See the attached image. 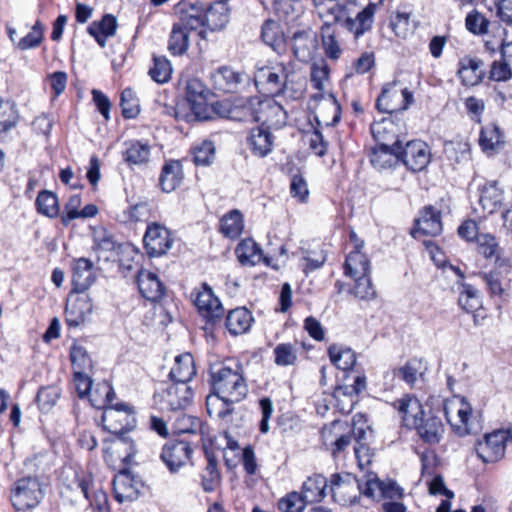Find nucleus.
Returning a JSON list of instances; mask_svg holds the SVG:
<instances>
[{
	"instance_id": "nucleus-1",
	"label": "nucleus",
	"mask_w": 512,
	"mask_h": 512,
	"mask_svg": "<svg viewBox=\"0 0 512 512\" xmlns=\"http://www.w3.org/2000/svg\"><path fill=\"white\" fill-rule=\"evenodd\" d=\"M315 11L324 22L323 26H331L340 23L348 31L359 38L372 28L376 4L370 3L362 10L356 0H346L340 3L338 0H312Z\"/></svg>"
},
{
	"instance_id": "nucleus-2",
	"label": "nucleus",
	"mask_w": 512,
	"mask_h": 512,
	"mask_svg": "<svg viewBox=\"0 0 512 512\" xmlns=\"http://www.w3.org/2000/svg\"><path fill=\"white\" fill-rule=\"evenodd\" d=\"M210 376L213 392L218 395L231 402H240L246 397L248 386L239 365H236V369L223 365H212Z\"/></svg>"
},
{
	"instance_id": "nucleus-3",
	"label": "nucleus",
	"mask_w": 512,
	"mask_h": 512,
	"mask_svg": "<svg viewBox=\"0 0 512 512\" xmlns=\"http://www.w3.org/2000/svg\"><path fill=\"white\" fill-rule=\"evenodd\" d=\"M294 72L283 62L268 61L257 65L254 81L257 88L271 96L284 94L292 81Z\"/></svg>"
},
{
	"instance_id": "nucleus-4",
	"label": "nucleus",
	"mask_w": 512,
	"mask_h": 512,
	"mask_svg": "<svg viewBox=\"0 0 512 512\" xmlns=\"http://www.w3.org/2000/svg\"><path fill=\"white\" fill-rule=\"evenodd\" d=\"M393 126L394 124L391 121L371 125V133L375 140L379 142V145L373 150L370 162L378 169L391 167L398 160L400 142L396 140L390 144L386 142L387 137L384 135L386 131L392 130Z\"/></svg>"
},
{
	"instance_id": "nucleus-5",
	"label": "nucleus",
	"mask_w": 512,
	"mask_h": 512,
	"mask_svg": "<svg viewBox=\"0 0 512 512\" xmlns=\"http://www.w3.org/2000/svg\"><path fill=\"white\" fill-rule=\"evenodd\" d=\"M155 404L162 411L184 410L192 404L193 391L186 383L173 382L154 394Z\"/></svg>"
},
{
	"instance_id": "nucleus-6",
	"label": "nucleus",
	"mask_w": 512,
	"mask_h": 512,
	"mask_svg": "<svg viewBox=\"0 0 512 512\" xmlns=\"http://www.w3.org/2000/svg\"><path fill=\"white\" fill-rule=\"evenodd\" d=\"M43 498V491L36 477H23L16 481L11 490V502L15 509L25 511L37 506Z\"/></svg>"
},
{
	"instance_id": "nucleus-7",
	"label": "nucleus",
	"mask_w": 512,
	"mask_h": 512,
	"mask_svg": "<svg viewBox=\"0 0 512 512\" xmlns=\"http://www.w3.org/2000/svg\"><path fill=\"white\" fill-rule=\"evenodd\" d=\"M413 100V94L407 88L398 90L396 82L387 83L376 100V108L380 112L391 114L408 109Z\"/></svg>"
},
{
	"instance_id": "nucleus-8",
	"label": "nucleus",
	"mask_w": 512,
	"mask_h": 512,
	"mask_svg": "<svg viewBox=\"0 0 512 512\" xmlns=\"http://www.w3.org/2000/svg\"><path fill=\"white\" fill-rule=\"evenodd\" d=\"M507 442H512V428L487 434L476 446L477 455L485 463L495 462L504 456Z\"/></svg>"
},
{
	"instance_id": "nucleus-9",
	"label": "nucleus",
	"mask_w": 512,
	"mask_h": 512,
	"mask_svg": "<svg viewBox=\"0 0 512 512\" xmlns=\"http://www.w3.org/2000/svg\"><path fill=\"white\" fill-rule=\"evenodd\" d=\"M257 97L237 98L233 102H217L214 110L221 116L234 121L255 122Z\"/></svg>"
},
{
	"instance_id": "nucleus-10",
	"label": "nucleus",
	"mask_w": 512,
	"mask_h": 512,
	"mask_svg": "<svg viewBox=\"0 0 512 512\" xmlns=\"http://www.w3.org/2000/svg\"><path fill=\"white\" fill-rule=\"evenodd\" d=\"M333 499L341 505H352L359 498V481L351 473H336L330 478Z\"/></svg>"
},
{
	"instance_id": "nucleus-11",
	"label": "nucleus",
	"mask_w": 512,
	"mask_h": 512,
	"mask_svg": "<svg viewBox=\"0 0 512 512\" xmlns=\"http://www.w3.org/2000/svg\"><path fill=\"white\" fill-rule=\"evenodd\" d=\"M255 108V122H261L263 127L280 128L285 125L287 113L274 99L257 97Z\"/></svg>"
},
{
	"instance_id": "nucleus-12",
	"label": "nucleus",
	"mask_w": 512,
	"mask_h": 512,
	"mask_svg": "<svg viewBox=\"0 0 512 512\" xmlns=\"http://www.w3.org/2000/svg\"><path fill=\"white\" fill-rule=\"evenodd\" d=\"M193 450L189 442L184 440L169 441L161 452V460L170 472L175 473L191 459Z\"/></svg>"
},
{
	"instance_id": "nucleus-13",
	"label": "nucleus",
	"mask_w": 512,
	"mask_h": 512,
	"mask_svg": "<svg viewBox=\"0 0 512 512\" xmlns=\"http://www.w3.org/2000/svg\"><path fill=\"white\" fill-rule=\"evenodd\" d=\"M143 242L148 255L156 257L164 255L171 248L173 240L166 227L151 223L147 226Z\"/></svg>"
},
{
	"instance_id": "nucleus-14",
	"label": "nucleus",
	"mask_w": 512,
	"mask_h": 512,
	"mask_svg": "<svg viewBox=\"0 0 512 512\" xmlns=\"http://www.w3.org/2000/svg\"><path fill=\"white\" fill-rule=\"evenodd\" d=\"M399 159L413 172L422 171L430 162V151L427 144L420 140L409 141L403 149L400 146Z\"/></svg>"
},
{
	"instance_id": "nucleus-15",
	"label": "nucleus",
	"mask_w": 512,
	"mask_h": 512,
	"mask_svg": "<svg viewBox=\"0 0 512 512\" xmlns=\"http://www.w3.org/2000/svg\"><path fill=\"white\" fill-rule=\"evenodd\" d=\"M194 303L200 315L208 323L214 324L224 315V308L220 300L214 295L212 288L207 284H203L202 290L197 293Z\"/></svg>"
},
{
	"instance_id": "nucleus-16",
	"label": "nucleus",
	"mask_w": 512,
	"mask_h": 512,
	"mask_svg": "<svg viewBox=\"0 0 512 512\" xmlns=\"http://www.w3.org/2000/svg\"><path fill=\"white\" fill-rule=\"evenodd\" d=\"M143 483L127 470L119 472L113 479L115 499L119 503L131 502L139 497Z\"/></svg>"
},
{
	"instance_id": "nucleus-17",
	"label": "nucleus",
	"mask_w": 512,
	"mask_h": 512,
	"mask_svg": "<svg viewBox=\"0 0 512 512\" xmlns=\"http://www.w3.org/2000/svg\"><path fill=\"white\" fill-rule=\"evenodd\" d=\"M244 74L229 66H221L210 73L214 90L220 93H235L243 82Z\"/></svg>"
},
{
	"instance_id": "nucleus-18",
	"label": "nucleus",
	"mask_w": 512,
	"mask_h": 512,
	"mask_svg": "<svg viewBox=\"0 0 512 512\" xmlns=\"http://www.w3.org/2000/svg\"><path fill=\"white\" fill-rule=\"evenodd\" d=\"M102 419L107 423V428L112 433L123 432L134 422L132 409L123 403L110 405L104 409Z\"/></svg>"
},
{
	"instance_id": "nucleus-19",
	"label": "nucleus",
	"mask_w": 512,
	"mask_h": 512,
	"mask_svg": "<svg viewBox=\"0 0 512 512\" xmlns=\"http://www.w3.org/2000/svg\"><path fill=\"white\" fill-rule=\"evenodd\" d=\"M92 484V478L84 471H73V477L69 479L66 485V499L71 505L84 506L89 500V490Z\"/></svg>"
},
{
	"instance_id": "nucleus-20",
	"label": "nucleus",
	"mask_w": 512,
	"mask_h": 512,
	"mask_svg": "<svg viewBox=\"0 0 512 512\" xmlns=\"http://www.w3.org/2000/svg\"><path fill=\"white\" fill-rule=\"evenodd\" d=\"M292 42L294 56L302 62L310 61L318 48L317 34L311 29L295 32Z\"/></svg>"
},
{
	"instance_id": "nucleus-21",
	"label": "nucleus",
	"mask_w": 512,
	"mask_h": 512,
	"mask_svg": "<svg viewBox=\"0 0 512 512\" xmlns=\"http://www.w3.org/2000/svg\"><path fill=\"white\" fill-rule=\"evenodd\" d=\"M415 229L412 235L437 236L442 232L441 212L429 205L424 207L419 218L415 221Z\"/></svg>"
},
{
	"instance_id": "nucleus-22",
	"label": "nucleus",
	"mask_w": 512,
	"mask_h": 512,
	"mask_svg": "<svg viewBox=\"0 0 512 512\" xmlns=\"http://www.w3.org/2000/svg\"><path fill=\"white\" fill-rule=\"evenodd\" d=\"M413 428L417 430L420 438L430 445L439 443L445 431L442 420L430 412L425 413Z\"/></svg>"
},
{
	"instance_id": "nucleus-23",
	"label": "nucleus",
	"mask_w": 512,
	"mask_h": 512,
	"mask_svg": "<svg viewBox=\"0 0 512 512\" xmlns=\"http://www.w3.org/2000/svg\"><path fill=\"white\" fill-rule=\"evenodd\" d=\"M392 405L408 427H414L425 414L420 401L412 395H405L394 401Z\"/></svg>"
},
{
	"instance_id": "nucleus-24",
	"label": "nucleus",
	"mask_w": 512,
	"mask_h": 512,
	"mask_svg": "<svg viewBox=\"0 0 512 512\" xmlns=\"http://www.w3.org/2000/svg\"><path fill=\"white\" fill-rule=\"evenodd\" d=\"M426 371V363L422 359L413 358L403 366L393 369V375L404 381L410 388H415L418 383L424 381Z\"/></svg>"
},
{
	"instance_id": "nucleus-25",
	"label": "nucleus",
	"mask_w": 512,
	"mask_h": 512,
	"mask_svg": "<svg viewBox=\"0 0 512 512\" xmlns=\"http://www.w3.org/2000/svg\"><path fill=\"white\" fill-rule=\"evenodd\" d=\"M457 74L465 86L479 84L484 76L483 62L478 58L464 57L458 63Z\"/></svg>"
},
{
	"instance_id": "nucleus-26",
	"label": "nucleus",
	"mask_w": 512,
	"mask_h": 512,
	"mask_svg": "<svg viewBox=\"0 0 512 512\" xmlns=\"http://www.w3.org/2000/svg\"><path fill=\"white\" fill-rule=\"evenodd\" d=\"M247 144L253 155L265 157L273 149V136L268 127L253 128L247 138Z\"/></svg>"
},
{
	"instance_id": "nucleus-27",
	"label": "nucleus",
	"mask_w": 512,
	"mask_h": 512,
	"mask_svg": "<svg viewBox=\"0 0 512 512\" xmlns=\"http://www.w3.org/2000/svg\"><path fill=\"white\" fill-rule=\"evenodd\" d=\"M253 321L252 313L247 308L238 307L228 312L225 327L231 335L238 336L248 332Z\"/></svg>"
},
{
	"instance_id": "nucleus-28",
	"label": "nucleus",
	"mask_w": 512,
	"mask_h": 512,
	"mask_svg": "<svg viewBox=\"0 0 512 512\" xmlns=\"http://www.w3.org/2000/svg\"><path fill=\"white\" fill-rule=\"evenodd\" d=\"M363 246L364 241L356 243V250L351 251L346 257L344 274L350 278L370 274V261L361 251Z\"/></svg>"
},
{
	"instance_id": "nucleus-29",
	"label": "nucleus",
	"mask_w": 512,
	"mask_h": 512,
	"mask_svg": "<svg viewBox=\"0 0 512 512\" xmlns=\"http://www.w3.org/2000/svg\"><path fill=\"white\" fill-rule=\"evenodd\" d=\"M509 267L503 270L496 268L490 272L480 274L481 279L486 284L487 289L492 297H504L510 286L508 278Z\"/></svg>"
},
{
	"instance_id": "nucleus-30",
	"label": "nucleus",
	"mask_w": 512,
	"mask_h": 512,
	"mask_svg": "<svg viewBox=\"0 0 512 512\" xmlns=\"http://www.w3.org/2000/svg\"><path fill=\"white\" fill-rule=\"evenodd\" d=\"M137 284L140 293L150 301L159 300L164 294V286L157 275L148 270H140L137 275Z\"/></svg>"
},
{
	"instance_id": "nucleus-31",
	"label": "nucleus",
	"mask_w": 512,
	"mask_h": 512,
	"mask_svg": "<svg viewBox=\"0 0 512 512\" xmlns=\"http://www.w3.org/2000/svg\"><path fill=\"white\" fill-rule=\"evenodd\" d=\"M93 264L86 258H80L75 261L72 267V287L73 292L80 293L85 291L93 283Z\"/></svg>"
},
{
	"instance_id": "nucleus-32",
	"label": "nucleus",
	"mask_w": 512,
	"mask_h": 512,
	"mask_svg": "<svg viewBox=\"0 0 512 512\" xmlns=\"http://www.w3.org/2000/svg\"><path fill=\"white\" fill-rule=\"evenodd\" d=\"M323 436L328 439L335 437L333 455L344 451L351 442V427L346 421L334 420L329 427L323 430Z\"/></svg>"
},
{
	"instance_id": "nucleus-33",
	"label": "nucleus",
	"mask_w": 512,
	"mask_h": 512,
	"mask_svg": "<svg viewBox=\"0 0 512 512\" xmlns=\"http://www.w3.org/2000/svg\"><path fill=\"white\" fill-rule=\"evenodd\" d=\"M327 486V479L320 474H315L304 481L300 495L307 505L320 502L326 495L325 491Z\"/></svg>"
},
{
	"instance_id": "nucleus-34",
	"label": "nucleus",
	"mask_w": 512,
	"mask_h": 512,
	"mask_svg": "<svg viewBox=\"0 0 512 512\" xmlns=\"http://www.w3.org/2000/svg\"><path fill=\"white\" fill-rule=\"evenodd\" d=\"M196 374L194 360L191 354L184 353L175 358L169 377L173 382L188 383Z\"/></svg>"
},
{
	"instance_id": "nucleus-35",
	"label": "nucleus",
	"mask_w": 512,
	"mask_h": 512,
	"mask_svg": "<svg viewBox=\"0 0 512 512\" xmlns=\"http://www.w3.org/2000/svg\"><path fill=\"white\" fill-rule=\"evenodd\" d=\"M206 26L211 31L223 29L229 22V7L226 1L211 4L205 12Z\"/></svg>"
},
{
	"instance_id": "nucleus-36",
	"label": "nucleus",
	"mask_w": 512,
	"mask_h": 512,
	"mask_svg": "<svg viewBox=\"0 0 512 512\" xmlns=\"http://www.w3.org/2000/svg\"><path fill=\"white\" fill-rule=\"evenodd\" d=\"M236 255L242 265L254 266L264 260L268 264V259L263 257L259 245L251 238L242 240L236 247Z\"/></svg>"
},
{
	"instance_id": "nucleus-37",
	"label": "nucleus",
	"mask_w": 512,
	"mask_h": 512,
	"mask_svg": "<svg viewBox=\"0 0 512 512\" xmlns=\"http://www.w3.org/2000/svg\"><path fill=\"white\" fill-rule=\"evenodd\" d=\"M503 200V190L498 186L497 181L486 182L480 188L479 202L484 211L493 213Z\"/></svg>"
},
{
	"instance_id": "nucleus-38",
	"label": "nucleus",
	"mask_w": 512,
	"mask_h": 512,
	"mask_svg": "<svg viewBox=\"0 0 512 512\" xmlns=\"http://www.w3.org/2000/svg\"><path fill=\"white\" fill-rule=\"evenodd\" d=\"M183 170L180 161L171 160L167 162L160 175V186L164 192L174 191L182 182Z\"/></svg>"
},
{
	"instance_id": "nucleus-39",
	"label": "nucleus",
	"mask_w": 512,
	"mask_h": 512,
	"mask_svg": "<svg viewBox=\"0 0 512 512\" xmlns=\"http://www.w3.org/2000/svg\"><path fill=\"white\" fill-rule=\"evenodd\" d=\"M116 28V18L108 14L105 15L100 22H93L88 27V32L95 38L101 47H104L106 45L107 38L115 34Z\"/></svg>"
},
{
	"instance_id": "nucleus-40",
	"label": "nucleus",
	"mask_w": 512,
	"mask_h": 512,
	"mask_svg": "<svg viewBox=\"0 0 512 512\" xmlns=\"http://www.w3.org/2000/svg\"><path fill=\"white\" fill-rule=\"evenodd\" d=\"M91 312L92 304L88 296L78 295L71 305L69 310V317L66 318V323L71 327H76L84 323Z\"/></svg>"
},
{
	"instance_id": "nucleus-41",
	"label": "nucleus",
	"mask_w": 512,
	"mask_h": 512,
	"mask_svg": "<svg viewBox=\"0 0 512 512\" xmlns=\"http://www.w3.org/2000/svg\"><path fill=\"white\" fill-rule=\"evenodd\" d=\"M91 405L97 409H106L112 405L115 398L113 387L107 381L98 383L94 388L91 387L88 393Z\"/></svg>"
},
{
	"instance_id": "nucleus-42",
	"label": "nucleus",
	"mask_w": 512,
	"mask_h": 512,
	"mask_svg": "<svg viewBox=\"0 0 512 512\" xmlns=\"http://www.w3.org/2000/svg\"><path fill=\"white\" fill-rule=\"evenodd\" d=\"M503 144V135L497 125L490 123L481 129L479 145L484 152H495Z\"/></svg>"
},
{
	"instance_id": "nucleus-43",
	"label": "nucleus",
	"mask_w": 512,
	"mask_h": 512,
	"mask_svg": "<svg viewBox=\"0 0 512 512\" xmlns=\"http://www.w3.org/2000/svg\"><path fill=\"white\" fill-rule=\"evenodd\" d=\"M244 229L243 216L239 210L226 213L220 220V232L228 238L239 237Z\"/></svg>"
},
{
	"instance_id": "nucleus-44",
	"label": "nucleus",
	"mask_w": 512,
	"mask_h": 512,
	"mask_svg": "<svg viewBox=\"0 0 512 512\" xmlns=\"http://www.w3.org/2000/svg\"><path fill=\"white\" fill-rule=\"evenodd\" d=\"M263 42L270 46L274 51L280 53L284 49V37L279 24L273 20L264 22L261 30Z\"/></svg>"
},
{
	"instance_id": "nucleus-45",
	"label": "nucleus",
	"mask_w": 512,
	"mask_h": 512,
	"mask_svg": "<svg viewBox=\"0 0 512 512\" xmlns=\"http://www.w3.org/2000/svg\"><path fill=\"white\" fill-rule=\"evenodd\" d=\"M458 304L466 312H474L481 307L479 291L467 283L458 284Z\"/></svg>"
},
{
	"instance_id": "nucleus-46",
	"label": "nucleus",
	"mask_w": 512,
	"mask_h": 512,
	"mask_svg": "<svg viewBox=\"0 0 512 512\" xmlns=\"http://www.w3.org/2000/svg\"><path fill=\"white\" fill-rule=\"evenodd\" d=\"M235 403L236 402H231L229 399H226L215 392H212L206 397V408L208 414L219 419H224L230 415L234 410L233 405Z\"/></svg>"
},
{
	"instance_id": "nucleus-47",
	"label": "nucleus",
	"mask_w": 512,
	"mask_h": 512,
	"mask_svg": "<svg viewBox=\"0 0 512 512\" xmlns=\"http://www.w3.org/2000/svg\"><path fill=\"white\" fill-rule=\"evenodd\" d=\"M331 362L341 370H350L356 364V355L350 348L331 345L328 349Z\"/></svg>"
},
{
	"instance_id": "nucleus-48",
	"label": "nucleus",
	"mask_w": 512,
	"mask_h": 512,
	"mask_svg": "<svg viewBox=\"0 0 512 512\" xmlns=\"http://www.w3.org/2000/svg\"><path fill=\"white\" fill-rule=\"evenodd\" d=\"M201 486L207 492H213L219 486L221 477L217 468L216 457L212 454L207 455V465L201 472Z\"/></svg>"
},
{
	"instance_id": "nucleus-49",
	"label": "nucleus",
	"mask_w": 512,
	"mask_h": 512,
	"mask_svg": "<svg viewBox=\"0 0 512 512\" xmlns=\"http://www.w3.org/2000/svg\"><path fill=\"white\" fill-rule=\"evenodd\" d=\"M150 157V146L140 141L128 143L124 152V159L132 165H142L148 162Z\"/></svg>"
},
{
	"instance_id": "nucleus-50",
	"label": "nucleus",
	"mask_w": 512,
	"mask_h": 512,
	"mask_svg": "<svg viewBox=\"0 0 512 512\" xmlns=\"http://www.w3.org/2000/svg\"><path fill=\"white\" fill-rule=\"evenodd\" d=\"M81 204V199L78 195L70 197L68 204H66V221L77 218L87 219L95 217L98 213V208L94 204H88L81 210L78 207Z\"/></svg>"
},
{
	"instance_id": "nucleus-51",
	"label": "nucleus",
	"mask_w": 512,
	"mask_h": 512,
	"mask_svg": "<svg viewBox=\"0 0 512 512\" xmlns=\"http://www.w3.org/2000/svg\"><path fill=\"white\" fill-rule=\"evenodd\" d=\"M188 33L198 30L206 26L205 16L202 15V10L196 6H191L188 10H182L179 22H177Z\"/></svg>"
},
{
	"instance_id": "nucleus-52",
	"label": "nucleus",
	"mask_w": 512,
	"mask_h": 512,
	"mask_svg": "<svg viewBox=\"0 0 512 512\" xmlns=\"http://www.w3.org/2000/svg\"><path fill=\"white\" fill-rule=\"evenodd\" d=\"M189 47V33L179 24L172 27L168 49L173 55H182Z\"/></svg>"
},
{
	"instance_id": "nucleus-53",
	"label": "nucleus",
	"mask_w": 512,
	"mask_h": 512,
	"mask_svg": "<svg viewBox=\"0 0 512 512\" xmlns=\"http://www.w3.org/2000/svg\"><path fill=\"white\" fill-rule=\"evenodd\" d=\"M72 372L90 373L92 360L84 347L73 345L70 350Z\"/></svg>"
},
{
	"instance_id": "nucleus-54",
	"label": "nucleus",
	"mask_w": 512,
	"mask_h": 512,
	"mask_svg": "<svg viewBox=\"0 0 512 512\" xmlns=\"http://www.w3.org/2000/svg\"><path fill=\"white\" fill-rule=\"evenodd\" d=\"M35 205L37 211L47 217H54L59 212L57 197L49 191H42L38 194Z\"/></svg>"
},
{
	"instance_id": "nucleus-55",
	"label": "nucleus",
	"mask_w": 512,
	"mask_h": 512,
	"mask_svg": "<svg viewBox=\"0 0 512 512\" xmlns=\"http://www.w3.org/2000/svg\"><path fill=\"white\" fill-rule=\"evenodd\" d=\"M366 388V378L364 376H357L354 379V384L351 387H339L336 389L335 394L338 397L339 395H344L348 399L347 407L342 408L344 413H350L353 410L355 401L352 395L357 396L361 391Z\"/></svg>"
},
{
	"instance_id": "nucleus-56",
	"label": "nucleus",
	"mask_w": 512,
	"mask_h": 512,
	"mask_svg": "<svg viewBox=\"0 0 512 512\" xmlns=\"http://www.w3.org/2000/svg\"><path fill=\"white\" fill-rule=\"evenodd\" d=\"M18 120L15 104L9 100L0 99V133L14 127Z\"/></svg>"
},
{
	"instance_id": "nucleus-57",
	"label": "nucleus",
	"mask_w": 512,
	"mask_h": 512,
	"mask_svg": "<svg viewBox=\"0 0 512 512\" xmlns=\"http://www.w3.org/2000/svg\"><path fill=\"white\" fill-rule=\"evenodd\" d=\"M120 105L124 118H135L140 112L139 100L131 88H126L122 91Z\"/></svg>"
},
{
	"instance_id": "nucleus-58",
	"label": "nucleus",
	"mask_w": 512,
	"mask_h": 512,
	"mask_svg": "<svg viewBox=\"0 0 512 512\" xmlns=\"http://www.w3.org/2000/svg\"><path fill=\"white\" fill-rule=\"evenodd\" d=\"M322 44L325 55L331 60H337L342 54V49L328 26L321 27Z\"/></svg>"
},
{
	"instance_id": "nucleus-59",
	"label": "nucleus",
	"mask_w": 512,
	"mask_h": 512,
	"mask_svg": "<svg viewBox=\"0 0 512 512\" xmlns=\"http://www.w3.org/2000/svg\"><path fill=\"white\" fill-rule=\"evenodd\" d=\"M444 151L450 160L459 163L470 157V145L467 141L455 140L445 143Z\"/></svg>"
},
{
	"instance_id": "nucleus-60",
	"label": "nucleus",
	"mask_w": 512,
	"mask_h": 512,
	"mask_svg": "<svg viewBox=\"0 0 512 512\" xmlns=\"http://www.w3.org/2000/svg\"><path fill=\"white\" fill-rule=\"evenodd\" d=\"M307 504L299 492L292 491L280 498L277 507L281 512H303Z\"/></svg>"
},
{
	"instance_id": "nucleus-61",
	"label": "nucleus",
	"mask_w": 512,
	"mask_h": 512,
	"mask_svg": "<svg viewBox=\"0 0 512 512\" xmlns=\"http://www.w3.org/2000/svg\"><path fill=\"white\" fill-rule=\"evenodd\" d=\"M61 389L56 386H48L41 388L36 396L39 408L48 412L60 399Z\"/></svg>"
},
{
	"instance_id": "nucleus-62",
	"label": "nucleus",
	"mask_w": 512,
	"mask_h": 512,
	"mask_svg": "<svg viewBox=\"0 0 512 512\" xmlns=\"http://www.w3.org/2000/svg\"><path fill=\"white\" fill-rule=\"evenodd\" d=\"M192 154L196 165L208 166L215 158V146L211 141L204 140L193 148Z\"/></svg>"
},
{
	"instance_id": "nucleus-63",
	"label": "nucleus",
	"mask_w": 512,
	"mask_h": 512,
	"mask_svg": "<svg viewBox=\"0 0 512 512\" xmlns=\"http://www.w3.org/2000/svg\"><path fill=\"white\" fill-rule=\"evenodd\" d=\"M465 25L471 33L484 35L489 31L490 21L477 10H473L466 16Z\"/></svg>"
},
{
	"instance_id": "nucleus-64",
	"label": "nucleus",
	"mask_w": 512,
	"mask_h": 512,
	"mask_svg": "<svg viewBox=\"0 0 512 512\" xmlns=\"http://www.w3.org/2000/svg\"><path fill=\"white\" fill-rule=\"evenodd\" d=\"M154 65L149 70L151 78L158 82H167L171 76L172 68L167 58L163 56H154Z\"/></svg>"
}]
</instances>
